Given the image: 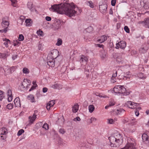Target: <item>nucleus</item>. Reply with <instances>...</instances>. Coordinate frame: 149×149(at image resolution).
<instances>
[{
  "label": "nucleus",
  "mask_w": 149,
  "mask_h": 149,
  "mask_svg": "<svg viewBox=\"0 0 149 149\" xmlns=\"http://www.w3.org/2000/svg\"><path fill=\"white\" fill-rule=\"evenodd\" d=\"M14 103L16 107H19L20 106V99L19 97H16L15 99Z\"/></svg>",
  "instance_id": "14"
},
{
  "label": "nucleus",
  "mask_w": 149,
  "mask_h": 149,
  "mask_svg": "<svg viewBox=\"0 0 149 149\" xmlns=\"http://www.w3.org/2000/svg\"><path fill=\"white\" fill-rule=\"evenodd\" d=\"M26 82H27L28 83V85L26 86V88H27V87H28V85H30V84L31 83V81L27 79L24 80L23 83L22 84V86H23L24 88L25 87V84Z\"/></svg>",
  "instance_id": "23"
},
{
  "label": "nucleus",
  "mask_w": 149,
  "mask_h": 149,
  "mask_svg": "<svg viewBox=\"0 0 149 149\" xmlns=\"http://www.w3.org/2000/svg\"><path fill=\"white\" fill-rule=\"evenodd\" d=\"M118 74V71H116L115 73H114L112 76V77H114L115 78L116 77H117V75Z\"/></svg>",
  "instance_id": "61"
},
{
  "label": "nucleus",
  "mask_w": 149,
  "mask_h": 149,
  "mask_svg": "<svg viewBox=\"0 0 149 149\" xmlns=\"http://www.w3.org/2000/svg\"><path fill=\"white\" fill-rule=\"evenodd\" d=\"M8 52H5L4 53H0V58H2L4 57H6L8 56V55L7 54Z\"/></svg>",
  "instance_id": "31"
},
{
  "label": "nucleus",
  "mask_w": 149,
  "mask_h": 149,
  "mask_svg": "<svg viewBox=\"0 0 149 149\" xmlns=\"http://www.w3.org/2000/svg\"><path fill=\"white\" fill-rule=\"evenodd\" d=\"M62 42V41L61 39H58V40L57 42L56 43V45L58 46H60L61 45Z\"/></svg>",
  "instance_id": "35"
},
{
  "label": "nucleus",
  "mask_w": 149,
  "mask_h": 149,
  "mask_svg": "<svg viewBox=\"0 0 149 149\" xmlns=\"http://www.w3.org/2000/svg\"><path fill=\"white\" fill-rule=\"evenodd\" d=\"M96 46L99 47L103 48L104 45L102 44H97L96 45Z\"/></svg>",
  "instance_id": "63"
},
{
  "label": "nucleus",
  "mask_w": 149,
  "mask_h": 149,
  "mask_svg": "<svg viewBox=\"0 0 149 149\" xmlns=\"http://www.w3.org/2000/svg\"><path fill=\"white\" fill-rule=\"evenodd\" d=\"M4 97L3 92L0 90V100H1Z\"/></svg>",
  "instance_id": "41"
},
{
  "label": "nucleus",
  "mask_w": 149,
  "mask_h": 149,
  "mask_svg": "<svg viewBox=\"0 0 149 149\" xmlns=\"http://www.w3.org/2000/svg\"><path fill=\"white\" fill-rule=\"evenodd\" d=\"M75 7L73 3L70 4L68 1H66L65 3H61L60 4H54L52 6L49 8L50 10L56 12L61 14H65L69 17L75 15L77 11L75 9Z\"/></svg>",
  "instance_id": "1"
},
{
  "label": "nucleus",
  "mask_w": 149,
  "mask_h": 149,
  "mask_svg": "<svg viewBox=\"0 0 149 149\" xmlns=\"http://www.w3.org/2000/svg\"><path fill=\"white\" fill-rule=\"evenodd\" d=\"M7 31V29L6 28H4V29L0 30V32L1 33H6Z\"/></svg>",
  "instance_id": "60"
},
{
  "label": "nucleus",
  "mask_w": 149,
  "mask_h": 149,
  "mask_svg": "<svg viewBox=\"0 0 149 149\" xmlns=\"http://www.w3.org/2000/svg\"><path fill=\"white\" fill-rule=\"evenodd\" d=\"M58 53L59 52L56 49H54L51 51L48 55L47 59H49L50 58L54 59L56 58L58 55Z\"/></svg>",
  "instance_id": "5"
},
{
  "label": "nucleus",
  "mask_w": 149,
  "mask_h": 149,
  "mask_svg": "<svg viewBox=\"0 0 149 149\" xmlns=\"http://www.w3.org/2000/svg\"><path fill=\"white\" fill-rule=\"evenodd\" d=\"M28 8L30 10L32 8V4L31 2H29L27 4Z\"/></svg>",
  "instance_id": "44"
},
{
  "label": "nucleus",
  "mask_w": 149,
  "mask_h": 149,
  "mask_svg": "<svg viewBox=\"0 0 149 149\" xmlns=\"http://www.w3.org/2000/svg\"><path fill=\"white\" fill-rule=\"evenodd\" d=\"M45 19L47 21H49L51 20V18L49 16H46L45 17Z\"/></svg>",
  "instance_id": "59"
},
{
  "label": "nucleus",
  "mask_w": 149,
  "mask_h": 149,
  "mask_svg": "<svg viewBox=\"0 0 149 149\" xmlns=\"http://www.w3.org/2000/svg\"><path fill=\"white\" fill-rule=\"evenodd\" d=\"M126 91V89L123 86H116L113 88V91L116 93H122L125 95H128L129 93Z\"/></svg>",
  "instance_id": "3"
},
{
  "label": "nucleus",
  "mask_w": 149,
  "mask_h": 149,
  "mask_svg": "<svg viewBox=\"0 0 149 149\" xmlns=\"http://www.w3.org/2000/svg\"><path fill=\"white\" fill-rule=\"evenodd\" d=\"M107 39V36L105 35H103L97 40V41L100 43H102L104 42Z\"/></svg>",
  "instance_id": "15"
},
{
  "label": "nucleus",
  "mask_w": 149,
  "mask_h": 149,
  "mask_svg": "<svg viewBox=\"0 0 149 149\" xmlns=\"http://www.w3.org/2000/svg\"><path fill=\"white\" fill-rule=\"evenodd\" d=\"M59 132L62 134H64L65 132V131L63 128H60L59 130Z\"/></svg>",
  "instance_id": "39"
},
{
  "label": "nucleus",
  "mask_w": 149,
  "mask_h": 149,
  "mask_svg": "<svg viewBox=\"0 0 149 149\" xmlns=\"http://www.w3.org/2000/svg\"><path fill=\"white\" fill-rule=\"evenodd\" d=\"M88 108L89 112L91 113H92L95 110V107L93 104L89 105Z\"/></svg>",
  "instance_id": "25"
},
{
  "label": "nucleus",
  "mask_w": 149,
  "mask_h": 149,
  "mask_svg": "<svg viewBox=\"0 0 149 149\" xmlns=\"http://www.w3.org/2000/svg\"><path fill=\"white\" fill-rule=\"evenodd\" d=\"M107 53L104 50H102L101 51V54H100L101 57L102 59H104L106 56Z\"/></svg>",
  "instance_id": "24"
},
{
  "label": "nucleus",
  "mask_w": 149,
  "mask_h": 149,
  "mask_svg": "<svg viewBox=\"0 0 149 149\" xmlns=\"http://www.w3.org/2000/svg\"><path fill=\"white\" fill-rule=\"evenodd\" d=\"M97 120V119L95 118L94 117H92L90 119V120L91 121V123H92L93 122H95Z\"/></svg>",
  "instance_id": "49"
},
{
  "label": "nucleus",
  "mask_w": 149,
  "mask_h": 149,
  "mask_svg": "<svg viewBox=\"0 0 149 149\" xmlns=\"http://www.w3.org/2000/svg\"><path fill=\"white\" fill-rule=\"evenodd\" d=\"M18 39L19 41H22L24 39V36L22 34H20L19 36V37Z\"/></svg>",
  "instance_id": "43"
},
{
  "label": "nucleus",
  "mask_w": 149,
  "mask_h": 149,
  "mask_svg": "<svg viewBox=\"0 0 149 149\" xmlns=\"http://www.w3.org/2000/svg\"><path fill=\"white\" fill-rule=\"evenodd\" d=\"M148 49V47L147 45L144 44L143 45L142 47L139 49V52L142 53H144L146 52Z\"/></svg>",
  "instance_id": "9"
},
{
  "label": "nucleus",
  "mask_w": 149,
  "mask_h": 149,
  "mask_svg": "<svg viewBox=\"0 0 149 149\" xmlns=\"http://www.w3.org/2000/svg\"><path fill=\"white\" fill-rule=\"evenodd\" d=\"M108 123L110 124H113L114 123V121L112 119H110L108 120Z\"/></svg>",
  "instance_id": "53"
},
{
  "label": "nucleus",
  "mask_w": 149,
  "mask_h": 149,
  "mask_svg": "<svg viewBox=\"0 0 149 149\" xmlns=\"http://www.w3.org/2000/svg\"><path fill=\"white\" fill-rule=\"evenodd\" d=\"M24 132V131L23 129L19 130L17 132V135L18 136L21 135Z\"/></svg>",
  "instance_id": "37"
},
{
  "label": "nucleus",
  "mask_w": 149,
  "mask_h": 149,
  "mask_svg": "<svg viewBox=\"0 0 149 149\" xmlns=\"http://www.w3.org/2000/svg\"><path fill=\"white\" fill-rule=\"evenodd\" d=\"M7 108L9 109H12L13 107V105L11 104H8L6 106Z\"/></svg>",
  "instance_id": "46"
},
{
  "label": "nucleus",
  "mask_w": 149,
  "mask_h": 149,
  "mask_svg": "<svg viewBox=\"0 0 149 149\" xmlns=\"http://www.w3.org/2000/svg\"><path fill=\"white\" fill-rule=\"evenodd\" d=\"M135 145L134 140L130 138L128 139L127 143L125 146L121 149H135Z\"/></svg>",
  "instance_id": "4"
},
{
  "label": "nucleus",
  "mask_w": 149,
  "mask_h": 149,
  "mask_svg": "<svg viewBox=\"0 0 149 149\" xmlns=\"http://www.w3.org/2000/svg\"><path fill=\"white\" fill-rule=\"evenodd\" d=\"M88 58L87 57L83 55L81 56V58L80 60V62L81 63L83 62H86L88 61Z\"/></svg>",
  "instance_id": "16"
},
{
  "label": "nucleus",
  "mask_w": 149,
  "mask_h": 149,
  "mask_svg": "<svg viewBox=\"0 0 149 149\" xmlns=\"http://www.w3.org/2000/svg\"><path fill=\"white\" fill-rule=\"evenodd\" d=\"M110 145L111 147H118L121 145L123 142V137L118 132L114 133L109 137Z\"/></svg>",
  "instance_id": "2"
},
{
  "label": "nucleus",
  "mask_w": 149,
  "mask_h": 149,
  "mask_svg": "<svg viewBox=\"0 0 149 149\" xmlns=\"http://www.w3.org/2000/svg\"><path fill=\"white\" fill-rule=\"evenodd\" d=\"M117 54L116 61L117 62L119 63L122 64L123 62V58L122 57L120 54L117 53Z\"/></svg>",
  "instance_id": "13"
},
{
  "label": "nucleus",
  "mask_w": 149,
  "mask_h": 149,
  "mask_svg": "<svg viewBox=\"0 0 149 149\" xmlns=\"http://www.w3.org/2000/svg\"><path fill=\"white\" fill-rule=\"evenodd\" d=\"M43 32L42 31H38L37 32V33L38 35H39L41 36H43L42 35Z\"/></svg>",
  "instance_id": "51"
},
{
  "label": "nucleus",
  "mask_w": 149,
  "mask_h": 149,
  "mask_svg": "<svg viewBox=\"0 0 149 149\" xmlns=\"http://www.w3.org/2000/svg\"><path fill=\"white\" fill-rule=\"evenodd\" d=\"M116 0H112L111 1V5L112 6H114L115 5Z\"/></svg>",
  "instance_id": "55"
},
{
  "label": "nucleus",
  "mask_w": 149,
  "mask_h": 149,
  "mask_svg": "<svg viewBox=\"0 0 149 149\" xmlns=\"http://www.w3.org/2000/svg\"><path fill=\"white\" fill-rule=\"evenodd\" d=\"M88 5L91 8H93L94 7L93 3L91 1H88Z\"/></svg>",
  "instance_id": "40"
},
{
  "label": "nucleus",
  "mask_w": 149,
  "mask_h": 149,
  "mask_svg": "<svg viewBox=\"0 0 149 149\" xmlns=\"http://www.w3.org/2000/svg\"><path fill=\"white\" fill-rule=\"evenodd\" d=\"M6 94L8 96V100L9 102H10L12 101L13 97L12 92L10 89L8 90Z\"/></svg>",
  "instance_id": "11"
},
{
  "label": "nucleus",
  "mask_w": 149,
  "mask_h": 149,
  "mask_svg": "<svg viewBox=\"0 0 149 149\" xmlns=\"http://www.w3.org/2000/svg\"><path fill=\"white\" fill-rule=\"evenodd\" d=\"M55 61L54 59L50 58V59H47V64L52 67H54L55 66Z\"/></svg>",
  "instance_id": "10"
},
{
  "label": "nucleus",
  "mask_w": 149,
  "mask_h": 149,
  "mask_svg": "<svg viewBox=\"0 0 149 149\" xmlns=\"http://www.w3.org/2000/svg\"><path fill=\"white\" fill-rule=\"evenodd\" d=\"M23 72L25 74H28L29 72V69L26 68H24L22 70Z\"/></svg>",
  "instance_id": "34"
},
{
  "label": "nucleus",
  "mask_w": 149,
  "mask_h": 149,
  "mask_svg": "<svg viewBox=\"0 0 149 149\" xmlns=\"http://www.w3.org/2000/svg\"><path fill=\"white\" fill-rule=\"evenodd\" d=\"M145 27L149 28V18L145 19Z\"/></svg>",
  "instance_id": "27"
},
{
  "label": "nucleus",
  "mask_w": 149,
  "mask_h": 149,
  "mask_svg": "<svg viewBox=\"0 0 149 149\" xmlns=\"http://www.w3.org/2000/svg\"><path fill=\"white\" fill-rule=\"evenodd\" d=\"M51 87L54 89H60L62 88V86L61 85L58 84H54L52 85Z\"/></svg>",
  "instance_id": "17"
},
{
  "label": "nucleus",
  "mask_w": 149,
  "mask_h": 149,
  "mask_svg": "<svg viewBox=\"0 0 149 149\" xmlns=\"http://www.w3.org/2000/svg\"><path fill=\"white\" fill-rule=\"evenodd\" d=\"M126 45V44L125 42L123 41H121L116 44V48L117 49L119 48L124 49Z\"/></svg>",
  "instance_id": "7"
},
{
  "label": "nucleus",
  "mask_w": 149,
  "mask_h": 149,
  "mask_svg": "<svg viewBox=\"0 0 149 149\" xmlns=\"http://www.w3.org/2000/svg\"><path fill=\"white\" fill-rule=\"evenodd\" d=\"M11 70V71L12 72V73L17 68L16 66H12L10 68Z\"/></svg>",
  "instance_id": "47"
},
{
  "label": "nucleus",
  "mask_w": 149,
  "mask_h": 149,
  "mask_svg": "<svg viewBox=\"0 0 149 149\" xmlns=\"http://www.w3.org/2000/svg\"><path fill=\"white\" fill-rule=\"evenodd\" d=\"M12 3V5L14 7L15 6V5L17 3V1L16 0H10Z\"/></svg>",
  "instance_id": "42"
},
{
  "label": "nucleus",
  "mask_w": 149,
  "mask_h": 149,
  "mask_svg": "<svg viewBox=\"0 0 149 149\" xmlns=\"http://www.w3.org/2000/svg\"><path fill=\"white\" fill-rule=\"evenodd\" d=\"M31 19H27L25 20V23H26V25L27 26H31Z\"/></svg>",
  "instance_id": "30"
},
{
  "label": "nucleus",
  "mask_w": 149,
  "mask_h": 149,
  "mask_svg": "<svg viewBox=\"0 0 149 149\" xmlns=\"http://www.w3.org/2000/svg\"><path fill=\"white\" fill-rule=\"evenodd\" d=\"M93 30V28L91 26H89L86 29V31L88 33L91 32Z\"/></svg>",
  "instance_id": "33"
},
{
  "label": "nucleus",
  "mask_w": 149,
  "mask_h": 149,
  "mask_svg": "<svg viewBox=\"0 0 149 149\" xmlns=\"http://www.w3.org/2000/svg\"><path fill=\"white\" fill-rule=\"evenodd\" d=\"M126 105L128 107L131 109L135 108V106L137 104H138V103H134L133 102H132L130 101H128L125 103Z\"/></svg>",
  "instance_id": "8"
},
{
  "label": "nucleus",
  "mask_w": 149,
  "mask_h": 149,
  "mask_svg": "<svg viewBox=\"0 0 149 149\" xmlns=\"http://www.w3.org/2000/svg\"><path fill=\"white\" fill-rule=\"evenodd\" d=\"M47 91V88L46 87H44L43 88L42 92L43 93H45Z\"/></svg>",
  "instance_id": "62"
},
{
  "label": "nucleus",
  "mask_w": 149,
  "mask_h": 149,
  "mask_svg": "<svg viewBox=\"0 0 149 149\" xmlns=\"http://www.w3.org/2000/svg\"><path fill=\"white\" fill-rule=\"evenodd\" d=\"M36 87L35 86H32L31 87V88L29 89V91H31L32 90L34 89H35L36 88Z\"/></svg>",
  "instance_id": "64"
},
{
  "label": "nucleus",
  "mask_w": 149,
  "mask_h": 149,
  "mask_svg": "<svg viewBox=\"0 0 149 149\" xmlns=\"http://www.w3.org/2000/svg\"><path fill=\"white\" fill-rule=\"evenodd\" d=\"M111 81L112 83H114L116 82V79L114 77H111Z\"/></svg>",
  "instance_id": "57"
},
{
  "label": "nucleus",
  "mask_w": 149,
  "mask_h": 149,
  "mask_svg": "<svg viewBox=\"0 0 149 149\" xmlns=\"http://www.w3.org/2000/svg\"><path fill=\"white\" fill-rule=\"evenodd\" d=\"M37 115L35 114H33L32 116H29V122L31 123H32L35 120L36 118Z\"/></svg>",
  "instance_id": "19"
},
{
  "label": "nucleus",
  "mask_w": 149,
  "mask_h": 149,
  "mask_svg": "<svg viewBox=\"0 0 149 149\" xmlns=\"http://www.w3.org/2000/svg\"><path fill=\"white\" fill-rule=\"evenodd\" d=\"M42 128L45 129L46 130H48L49 129V126L48 124L45 123L44 124L42 127Z\"/></svg>",
  "instance_id": "36"
},
{
  "label": "nucleus",
  "mask_w": 149,
  "mask_h": 149,
  "mask_svg": "<svg viewBox=\"0 0 149 149\" xmlns=\"http://www.w3.org/2000/svg\"><path fill=\"white\" fill-rule=\"evenodd\" d=\"M139 24H142L143 26L145 27V19L144 21H140L138 22Z\"/></svg>",
  "instance_id": "54"
},
{
  "label": "nucleus",
  "mask_w": 149,
  "mask_h": 149,
  "mask_svg": "<svg viewBox=\"0 0 149 149\" xmlns=\"http://www.w3.org/2000/svg\"><path fill=\"white\" fill-rule=\"evenodd\" d=\"M115 104V102L113 101H112L110 102L109 104V106L110 107L113 106Z\"/></svg>",
  "instance_id": "48"
},
{
  "label": "nucleus",
  "mask_w": 149,
  "mask_h": 149,
  "mask_svg": "<svg viewBox=\"0 0 149 149\" xmlns=\"http://www.w3.org/2000/svg\"><path fill=\"white\" fill-rule=\"evenodd\" d=\"M55 103V100H52L49 102L47 104L46 106V108L47 110H50V108L51 107H52Z\"/></svg>",
  "instance_id": "12"
},
{
  "label": "nucleus",
  "mask_w": 149,
  "mask_h": 149,
  "mask_svg": "<svg viewBox=\"0 0 149 149\" xmlns=\"http://www.w3.org/2000/svg\"><path fill=\"white\" fill-rule=\"evenodd\" d=\"M80 120H81V119L78 116L77 117H76L74 118L73 119V120L74 121H80Z\"/></svg>",
  "instance_id": "56"
},
{
  "label": "nucleus",
  "mask_w": 149,
  "mask_h": 149,
  "mask_svg": "<svg viewBox=\"0 0 149 149\" xmlns=\"http://www.w3.org/2000/svg\"><path fill=\"white\" fill-rule=\"evenodd\" d=\"M124 30L127 33H129L130 32V30L128 26H125L124 28Z\"/></svg>",
  "instance_id": "50"
},
{
  "label": "nucleus",
  "mask_w": 149,
  "mask_h": 149,
  "mask_svg": "<svg viewBox=\"0 0 149 149\" xmlns=\"http://www.w3.org/2000/svg\"><path fill=\"white\" fill-rule=\"evenodd\" d=\"M79 107L77 104H75L72 107V111L73 113H75L77 112L78 109Z\"/></svg>",
  "instance_id": "26"
},
{
  "label": "nucleus",
  "mask_w": 149,
  "mask_h": 149,
  "mask_svg": "<svg viewBox=\"0 0 149 149\" xmlns=\"http://www.w3.org/2000/svg\"><path fill=\"white\" fill-rule=\"evenodd\" d=\"M20 44V42L17 40H16L14 41L13 45L14 46L17 45L19 46Z\"/></svg>",
  "instance_id": "45"
},
{
  "label": "nucleus",
  "mask_w": 149,
  "mask_h": 149,
  "mask_svg": "<svg viewBox=\"0 0 149 149\" xmlns=\"http://www.w3.org/2000/svg\"><path fill=\"white\" fill-rule=\"evenodd\" d=\"M130 77L131 75L130 74L127 75V73H125L124 75V78H125L126 79H130Z\"/></svg>",
  "instance_id": "38"
},
{
  "label": "nucleus",
  "mask_w": 149,
  "mask_h": 149,
  "mask_svg": "<svg viewBox=\"0 0 149 149\" xmlns=\"http://www.w3.org/2000/svg\"><path fill=\"white\" fill-rule=\"evenodd\" d=\"M139 77L141 79H145V77L143 76V74L142 73H140L139 74Z\"/></svg>",
  "instance_id": "52"
},
{
  "label": "nucleus",
  "mask_w": 149,
  "mask_h": 149,
  "mask_svg": "<svg viewBox=\"0 0 149 149\" xmlns=\"http://www.w3.org/2000/svg\"><path fill=\"white\" fill-rule=\"evenodd\" d=\"M125 112V110L123 109H117L116 113L117 114H121L122 113H124Z\"/></svg>",
  "instance_id": "29"
},
{
  "label": "nucleus",
  "mask_w": 149,
  "mask_h": 149,
  "mask_svg": "<svg viewBox=\"0 0 149 149\" xmlns=\"http://www.w3.org/2000/svg\"><path fill=\"white\" fill-rule=\"evenodd\" d=\"M1 135V139L4 140L6 139V135Z\"/></svg>",
  "instance_id": "58"
},
{
  "label": "nucleus",
  "mask_w": 149,
  "mask_h": 149,
  "mask_svg": "<svg viewBox=\"0 0 149 149\" xmlns=\"http://www.w3.org/2000/svg\"><path fill=\"white\" fill-rule=\"evenodd\" d=\"M99 10L100 11L103 13H106L107 12V5L106 4H101L99 3Z\"/></svg>",
  "instance_id": "6"
},
{
  "label": "nucleus",
  "mask_w": 149,
  "mask_h": 149,
  "mask_svg": "<svg viewBox=\"0 0 149 149\" xmlns=\"http://www.w3.org/2000/svg\"><path fill=\"white\" fill-rule=\"evenodd\" d=\"M7 133V130L6 128L3 127L0 129V134L6 135Z\"/></svg>",
  "instance_id": "18"
},
{
  "label": "nucleus",
  "mask_w": 149,
  "mask_h": 149,
  "mask_svg": "<svg viewBox=\"0 0 149 149\" xmlns=\"http://www.w3.org/2000/svg\"><path fill=\"white\" fill-rule=\"evenodd\" d=\"M3 41H5V42L4 43V44L5 45L6 47H8V44L10 43V40L8 39L5 38L3 39Z\"/></svg>",
  "instance_id": "28"
},
{
  "label": "nucleus",
  "mask_w": 149,
  "mask_h": 149,
  "mask_svg": "<svg viewBox=\"0 0 149 149\" xmlns=\"http://www.w3.org/2000/svg\"><path fill=\"white\" fill-rule=\"evenodd\" d=\"M9 22L6 21H4L3 19V21L1 23V25L4 28H6L7 29L9 25Z\"/></svg>",
  "instance_id": "20"
},
{
  "label": "nucleus",
  "mask_w": 149,
  "mask_h": 149,
  "mask_svg": "<svg viewBox=\"0 0 149 149\" xmlns=\"http://www.w3.org/2000/svg\"><path fill=\"white\" fill-rule=\"evenodd\" d=\"M142 139L143 142L148 141V136L145 133H144L142 135Z\"/></svg>",
  "instance_id": "22"
},
{
  "label": "nucleus",
  "mask_w": 149,
  "mask_h": 149,
  "mask_svg": "<svg viewBox=\"0 0 149 149\" xmlns=\"http://www.w3.org/2000/svg\"><path fill=\"white\" fill-rule=\"evenodd\" d=\"M28 99L30 100L31 102H36L34 99V96L32 94L29 95L27 97Z\"/></svg>",
  "instance_id": "21"
},
{
  "label": "nucleus",
  "mask_w": 149,
  "mask_h": 149,
  "mask_svg": "<svg viewBox=\"0 0 149 149\" xmlns=\"http://www.w3.org/2000/svg\"><path fill=\"white\" fill-rule=\"evenodd\" d=\"M85 72H89L91 71V67L89 65H87L85 69Z\"/></svg>",
  "instance_id": "32"
}]
</instances>
